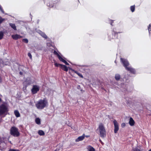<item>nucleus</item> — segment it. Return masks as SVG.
Returning <instances> with one entry per match:
<instances>
[{
	"label": "nucleus",
	"mask_w": 151,
	"mask_h": 151,
	"mask_svg": "<svg viewBox=\"0 0 151 151\" xmlns=\"http://www.w3.org/2000/svg\"><path fill=\"white\" fill-rule=\"evenodd\" d=\"M122 33V32H116L115 29H113L111 32L108 34V38L109 40L119 39L121 37L119 34Z\"/></svg>",
	"instance_id": "1"
},
{
	"label": "nucleus",
	"mask_w": 151,
	"mask_h": 151,
	"mask_svg": "<svg viewBox=\"0 0 151 151\" xmlns=\"http://www.w3.org/2000/svg\"><path fill=\"white\" fill-rule=\"evenodd\" d=\"M47 101L46 98L40 99L35 104V106L37 109H42L45 107L47 104Z\"/></svg>",
	"instance_id": "2"
},
{
	"label": "nucleus",
	"mask_w": 151,
	"mask_h": 151,
	"mask_svg": "<svg viewBox=\"0 0 151 151\" xmlns=\"http://www.w3.org/2000/svg\"><path fill=\"white\" fill-rule=\"evenodd\" d=\"M9 110L7 106L4 104L0 105V116L4 117L7 114Z\"/></svg>",
	"instance_id": "3"
},
{
	"label": "nucleus",
	"mask_w": 151,
	"mask_h": 151,
	"mask_svg": "<svg viewBox=\"0 0 151 151\" xmlns=\"http://www.w3.org/2000/svg\"><path fill=\"white\" fill-rule=\"evenodd\" d=\"M100 136L102 138H104L106 136V131L103 123H100L99 126Z\"/></svg>",
	"instance_id": "4"
},
{
	"label": "nucleus",
	"mask_w": 151,
	"mask_h": 151,
	"mask_svg": "<svg viewBox=\"0 0 151 151\" xmlns=\"http://www.w3.org/2000/svg\"><path fill=\"white\" fill-rule=\"evenodd\" d=\"M10 133L11 135L14 137H18L20 135V133L18 129L15 127H12L10 130Z\"/></svg>",
	"instance_id": "5"
},
{
	"label": "nucleus",
	"mask_w": 151,
	"mask_h": 151,
	"mask_svg": "<svg viewBox=\"0 0 151 151\" xmlns=\"http://www.w3.org/2000/svg\"><path fill=\"white\" fill-rule=\"evenodd\" d=\"M33 83L30 77H27L23 83L24 86L23 88L24 89L25 88L26 89L27 87L28 86L32 84H33Z\"/></svg>",
	"instance_id": "6"
},
{
	"label": "nucleus",
	"mask_w": 151,
	"mask_h": 151,
	"mask_svg": "<svg viewBox=\"0 0 151 151\" xmlns=\"http://www.w3.org/2000/svg\"><path fill=\"white\" fill-rule=\"evenodd\" d=\"M69 73L70 75L73 76L74 75V73H75L77 74L80 77L82 78H83V77L82 75L78 71H76L75 70L72 69V68H69Z\"/></svg>",
	"instance_id": "7"
},
{
	"label": "nucleus",
	"mask_w": 151,
	"mask_h": 151,
	"mask_svg": "<svg viewBox=\"0 0 151 151\" xmlns=\"http://www.w3.org/2000/svg\"><path fill=\"white\" fill-rule=\"evenodd\" d=\"M40 90V87L37 85H33L31 89V92L32 94L37 93Z\"/></svg>",
	"instance_id": "8"
},
{
	"label": "nucleus",
	"mask_w": 151,
	"mask_h": 151,
	"mask_svg": "<svg viewBox=\"0 0 151 151\" xmlns=\"http://www.w3.org/2000/svg\"><path fill=\"white\" fill-rule=\"evenodd\" d=\"M120 61L123 64V65L125 67V69L128 68V66L129 65V63L128 60L124 58H121L120 59Z\"/></svg>",
	"instance_id": "9"
},
{
	"label": "nucleus",
	"mask_w": 151,
	"mask_h": 151,
	"mask_svg": "<svg viewBox=\"0 0 151 151\" xmlns=\"http://www.w3.org/2000/svg\"><path fill=\"white\" fill-rule=\"evenodd\" d=\"M113 123L114 126V132L116 133L119 129V124L116 120H114Z\"/></svg>",
	"instance_id": "10"
},
{
	"label": "nucleus",
	"mask_w": 151,
	"mask_h": 151,
	"mask_svg": "<svg viewBox=\"0 0 151 151\" xmlns=\"http://www.w3.org/2000/svg\"><path fill=\"white\" fill-rule=\"evenodd\" d=\"M126 69L127 70L129 71L130 73H131L133 74H135L136 73V70L135 69L131 67H128Z\"/></svg>",
	"instance_id": "11"
},
{
	"label": "nucleus",
	"mask_w": 151,
	"mask_h": 151,
	"mask_svg": "<svg viewBox=\"0 0 151 151\" xmlns=\"http://www.w3.org/2000/svg\"><path fill=\"white\" fill-rule=\"evenodd\" d=\"M85 135L84 134H83L81 136H79L75 140V141L76 142H78L79 141L83 140L85 138Z\"/></svg>",
	"instance_id": "12"
},
{
	"label": "nucleus",
	"mask_w": 151,
	"mask_h": 151,
	"mask_svg": "<svg viewBox=\"0 0 151 151\" xmlns=\"http://www.w3.org/2000/svg\"><path fill=\"white\" fill-rule=\"evenodd\" d=\"M12 38L15 40H17L18 39L21 38L22 37V36L17 34L12 35Z\"/></svg>",
	"instance_id": "13"
},
{
	"label": "nucleus",
	"mask_w": 151,
	"mask_h": 151,
	"mask_svg": "<svg viewBox=\"0 0 151 151\" xmlns=\"http://www.w3.org/2000/svg\"><path fill=\"white\" fill-rule=\"evenodd\" d=\"M53 3V1L50 0L47 3V6L50 7H53L54 6Z\"/></svg>",
	"instance_id": "14"
},
{
	"label": "nucleus",
	"mask_w": 151,
	"mask_h": 151,
	"mask_svg": "<svg viewBox=\"0 0 151 151\" xmlns=\"http://www.w3.org/2000/svg\"><path fill=\"white\" fill-rule=\"evenodd\" d=\"M135 122L132 117H130L129 122V124L131 126H133L134 125Z\"/></svg>",
	"instance_id": "15"
},
{
	"label": "nucleus",
	"mask_w": 151,
	"mask_h": 151,
	"mask_svg": "<svg viewBox=\"0 0 151 151\" xmlns=\"http://www.w3.org/2000/svg\"><path fill=\"white\" fill-rule=\"evenodd\" d=\"M60 68L66 72L68 71V68L65 65H62Z\"/></svg>",
	"instance_id": "16"
},
{
	"label": "nucleus",
	"mask_w": 151,
	"mask_h": 151,
	"mask_svg": "<svg viewBox=\"0 0 151 151\" xmlns=\"http://www.w3.org/2000/svg\"><path fill=\"white\" fill-rule=\"evenodd\" d=\"M14 114L17 117H20V114L18 110H15L14 111Z\"/></svg>",
	"instance_id": "17"
},
{
	"label": "nucleus",
	"mask_w": 151,
	"mask_h": 151,
	"mask_svg": "<svg viewBox=\"0 0 151 151\" xmlns=\"http://www.w3.org/2000/svg\"><path fill=\"white\" fill-rule=\"evenodd\" d=\"M9 24L11 27L14 30H17L15 24L10 23H9Z\"/></svg>",
	"instance_id": "18"
},
{
	"label": "nucleus",
	"mask_w": 151,
	"mask_h": 151,
	"mask_svg": "<svg viewBox=\"0 0 151 151\" xmlns=\"http://www.w3.org/2000/svg\"><path fill=\"white\" fill-rule=\"evenodd\" d=\"M53 53L57 56L59 60L62 58L55 50L54 51Z\"/></svg>",
	"instance_id": "19"
},
{
	"label": "nucleus",
	"mask_w": 151,
	"mask_h": 151,
	"mask_svg": "<svg viewBox=\"0 0 151 151\" xmlns=\"http://www.w3.org/2000/svg\"><path fill=\"white\" fill-rule=\"evenodd\" d=\"M41 36L44 38L45 39H47V37L46 35L44 32H40V33Z\"/></svg>",
	"instance_id": "20"
},
{
	"label": "nucleus",
	"mask_w": 151,
	"mask_h": 151,
	"mask_svg": "<svg viewBox=\"0 0 151 151\" xmlns=\"http://www.w3.org/2000/svg\"><path fill=\"white\" fill-rule=\"evenodd\" d=\"M60 0H56L55 1H53V4L54 6H56L58 5L60 3Z\"/></svg>",
	"instance_id": "21"
},
{
	"label": "nucleus",
	"mask_w": 151,
	"mask_h": 151,
	"mask_svg": "<svg viewBox=\"0 0 151 151\" xmlns=\"http://www.w3.org/2000/svg\"><path fill=\"white\" fill-rule=\"evenodd\" d=\"M35 122L37 124L40 125L41 124L40 120L39 118H37L36 119Z\"/></svg>",
	"instance_id": "22"
},
{
	"label": "nucleus",
	"mask_w": 151,
	"mask_h": 151,
	"mask_svg": "<svg viewBox=\"0 0 151 151\" xmlns=\"http://www.w3.org/2000/svg\"><path fill=\"white\" fill-rule=\"evenodd\" d=\"M38 133L40 136H44L45 134L44 132L42 130H39Z\"/></svg>",
	"instance_id": "23"
},
{
	"label": "nucleus",
	"mask_w": 151,
	"mask_h": 151,
	"mask_svg": "<svg viewBox=\"0 0 151 151\" xmlns=\"http://www.w3.org/2000/svg\"><path fill=\"white\" fill-rule=\"evenodd\" d=\"M59 60L64 63L66 65H69V64L68 62H67L65 60H64L62 58Z\"/></svg>",
	"instance_id": "24"
},
{
	"label": "nucleus",
	"mask_w": 151,
	"mask_h": 151,
	"mask_svg": "<svg viewBox=\"0 0 151 151\" xmlns=\"http://www.w3.org/2000/svg\"><path fill=\"white\" fill-rule=\"evenodd\" d=\"M115 78L116 81H118L120 78V76L119 74H116L115 75Z\"/></svg>",
	"instance_id": "25"
},
{
	"label": "nucleus",
	"mask_w": 151,
	"mask_h": 151,
	"mask_svg": "<svg viewBox=\"0 0 151 151\" xmlns=\"http://www.w3.org/2000/svg\"><path fill=\"white\" fill-rule=\"evenodd\" d=\"M150 35H151V23L150 24L148 27Z\"/></svg>",
	"instance_id": "26"
},
{
	"label": "nucleus",
	"mask_w": 151,
	"mask_h": 151,
	"mask_svg": "<svg viewBox=\"0 0 151 151\" xmlns=\"http://www.w3.org/2000/svg\"><path fill=\"white\" fill-rule=\"evenodd\" d=\"M132 151H141L140 149L138 148V147H136L135 148H133L132 150Z\"/></svg>",
	"instance_id": "27"
},
{
	"label": "nucleus",
	"mask_w": 151,
	"mask_h": 151,
	"mask_svg": "<svg viewBox=\"0 0 151 151\" xmlns=\"http://www.w3.org/2000/svg\"><path fill=\"white\" fill-rule=\"evenodd\" d=\"M130 9L132 12H134L135 11V5L132 6L130 7Z\"/></svg>",
	"instance_id": "28"
},
{
	"label": "nucleus",
	"mask_w": 151,
	"mask_h": 151,
	"mask_svg": "<svg viewBox=\"0 0 151 151\" xmlns=\"http://www.w3.org/2000/svg\"><path fill=\"white\" fill-rule=\"evenodd\" d=\"M4 33L2 31L0 32V40L2 39L4 36Z\"/></svg>",
	"instance_id": "29"
},
{
	"label": "nucleus",
	"mask_w": 151,
	"mask_h": 151,
	"mask_svg": "<svg viewBox=\"0 0 151 151\" xmlns=\"http://www.w3.org/2000/svg\"><path fill=\"white\" fill-rule=\"evenodd\" d=\"M54 65L55 67H58L59 66H60L61 67L62 66V64L58 63H54Z\"/></svg>",
	"instance_id": "30"
},
{
	"label": "nucleus",
	"mask_w": 151,
	"mask_h": 151,
	"mask_svg": "<svg viewBox=\"0 0 151 151\" xmlns=\"http://www.w3.org/2000/svg\"><path fill=\"white\" fill-rule=\"evenodd\" d=\"M89 151H95V150L94 148L91 146L89 149Z\"/></svg>",
	"instance_id": "31"
},
{
	"label": "nucleus",
	"mask_w": 151,
	"mask_h": 151,
	"mask_svg": "<svg viewBox=\"0 0 151 151\" xmlns=\"http://www.w3.org/2000/svg\"><path fill=\"white\" fill-rule=\"evenodd\" d=\"M22 41L26 43H27L28 42V40L27 39H24L22 40Z\"/></svg>",
	"instance_id": "32"
},
{
	"label": "nucleus",
	"mask_w": 151,
	"mask_h": 151,
	"mask_svg": "<svg viewBox=\"0 0 151 151\" xmlns=\"http://www.w3.org/2000/svg\"><path fill=\"white\" fill-rule=\"evenodd\" d=\"M5 20L4 19L2 18L0 16V24H1Z\"/></svg>",
	"instance_id": "33"
},
{
	"label": "nucleus",
	"mask_w": 151,
	"mask_h": 151,
	"mask_svg": "<svg viewBox=\"0 0 151 151\" xmlns=\"http://www.w3.org/2000/svg\"><path fill=\"white\" fill-rule=\"evenodd\" d=\"M109 21V23H110V24L111 25L113 26V24L114 23V20H112L110 19Z\"/></svg>",
	"instance_id": "34"
},
{
	"label": "nucleus",
	"mask_w": 151,
	"mask_h": 151,
	"mask_svg": "<svg viewBox=\"0 0 151 151\" xmlns=\"http://www.w3.org/2000/svg\"><path fill=\"white\" fill-rule=\"evenodd\" d=\"M28 56L29 57L30 59H32V56L30 52H28Z\"/></svg>",
	"instance_id": "35"
},
{
	"label": "nucleus",
	"mask_w": 151,
	"mask_h": 151,
	"mask_svg": "<svg viewBox=\"0 0 151 151\" xmlns=\"http://www.w3.org/2000/svg\"><path fill=\"white\" fill-rule=\"evenodd\" d=\"M9 151H19V150H18L10 149L9 150Z\"/></svg>",
	"instance_id": "36"
},
{
	"label": "nucleus",
	"mask_w": 151,
	"mask_h": 151,
	"mask_svg": "<svg viewBox=\"0 0 151 151\" xmlns=\"http://www.w3.org/2000/svg\"><path fill=\"white\" fill-rule=\"evenodd\" d=\"M0 10L1 11V12L3 13H4V11L3 9V8H2L1 6L0 5Z\"/></svg>",
	"instance_id": "37"
},
{
	"label": "nucleus",
	"mask_w": 151,
	"mask_h": 151,
	"mask_svg": "<svg viewBox=\"0 0 151 151\" xmlns=\"http://www.w3.org/2000/svg\"><path fill=\"white\" fill-rule=\"evenodd\" d=\"M125 124L124 123H123L121 124V126L122 127H124L125 126Z\"/></svg>",
	"instance_id": "38"
},
{
	"label": "nucleus",
	"mask_w": 151,
	"mask_h": 151,
	"mask_svg": "<svg viewBox=\"0 0 151 151\" xmlns=\"http://www.w3.org/2000/svg\"><path fill=\"white\" fill-rule=\"evenodd\" d=\"M2 81V79L1 77V76H0V83Z\"/></svg>",
	"instance_id": "39"
},
{
	"label": "nucleus",
	"mask_w": 151,
	"mask_h": 151,
	"mask_svg": "<svg viewBox=\"0 0 151 151\" xmlns=\"http://www.w3.org/2000/svg\"><path fill=\"white\" fill-rule=\"evenodd\" d=\"M99 141L101 143L102 145H103V144H104V143L102 142V141L101 140V139H100L99 140Z\"/></svg>",
	"instance_id": "40"
},
{
	"label": "nucleus",
	"mask_w": 151,
	"mask_h": 151,
	"mask_svg": "<svg viewBox=\"0 0 151 151\" xmlns=\"http://www.w3.org/2000/svg\"><path fill=\"white\" fill-rule=\"evenodd\" d=\"M85 137L87 138H88L90 137V136L89 135H86L85 136Z\"/></svg>",
	"instance_id": "41"
},
{
	"label": "nucleus",
	"mask_w": 151,
	"mask_h": 151,
	"mask_svg": "<svg viewBox=\"0 0 151 151\" xmlns=\"http://www.w3.org/2000/svg\"><path fill=\"white\" fill-rule=\"evenodd\" d=\"M2 101L1 99L0 98V102H1Z\"/></svg>",
	"instance_id": "42"
},
{
	"label": "nucleus",
	"mask_w": 151,
	"mask_h": 151,
	"mask_svg": "<svg viewBox=\"0 0 151 151\" xmlns=\"http://www.w3.org/2000/svg\"><path fill=\"white\" fill-rule=\"evenodd\" d=\"M58 150H58V149H56L55 150V151H58Z\"/></svg>",
	"instance_id": "43"
},
{
	"label": "nucleus",
	"mask_w": 151,
	"mask_h": 151,
	"mask_svg": "<svg viewBox=\"0 0 151 151\" xmlns=\"http://www.w3.org/2000/svg\"><path fill=\"white\" fill-rule=\"evenodd\" d=\"M148 151H151V149L149 150Z\"/></svg>",
	"instance_id": "44"
},
{
	"label": "nucleus",
	"mask_w": 151,
	"mask_h": 151,
	"mask_svg": "<svg viewBox=\"0 0 151 151\" xmlns=\"http://www.w3.org/2000/svg\"><path fill=\"white\" fill-rule=\"evenodd\" d=\"M20 74H22V73L21 72H20Z\"/></svg>",
	"instance_id": "45"
},
{
	"label": "nucleus",
	"mask_w": 151,
	"mask_h": 151,
	"mask_svg": "<svg viewBox=\"0 0 151 151\" xmlns=\"http://www.w3.org/2000/svg\"><path fill=\"white\" fill-rule=\"evenodd\" d=\"M115 63H116V60L115 61Z\"/></svg>",
	"instance_id": "46"
}]
</instances>
